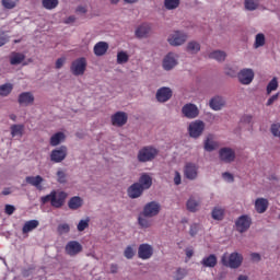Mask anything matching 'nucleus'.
I'll use <instances>...</instances> for the list:
<instances>
[{
	"label": "nucleus",
	"instance_id": "f257e3e1",
	"mask_svg": "<svg viewBox=\"0 0 280 280\" xmlns=\"http://www.w3.org/2000/svg\"><path fill=\"white\" fill-rule=\"evenodd\" d=\"M67 196L68 195L65 191L52 190L49 195L42 197L40 202L43 205H47V202H50L51 207H54L55 209H60L65 206Z\"/></svg>",
	"mask_w": 280,
	"mask_h": 280
},
{
	"label": "nucleus",
	"instance_id": "f03ea898",
	"mask_svg": "<svg viewBox=\"0 0 280 280\" xmlns=\"http://www.w3.org/2000/svg\"><path fill=\"white\" fill-rule=\"evenodd\" d=\"M156 156H159V149L148 145L139 150L137 159L139 163H150V161H154Z\"/></svg>",
	"mask_w": 280,
	"mask_h": 280
},
{
	"label": "nucleus",
	"instance_id": "7ed1b4c3",
	"mask_svg": "<svg viewBox=\"0 0 280 280\" xmlns=\"http://www.w3.org/2000/svg\"><path fill=\"white\" fill-rule=\"evenodd\" d=\"M221 261L223 266H226L228 268H240L242 261H244V257L240 253H232L229 257L225 254L222 256Z\"/></svg>",
	"mask_w": 280,
	"mask_h": 280
},
{
	"label": "nucleus",
	"instance_id": "20e7f679",
	"mask_svg": "<svg viewBox=\"0 0 280 280\" xmlns=\"http://www.w3.org/2000/svg\"><path fill=\"white\" fill-rule=\"evenodd\" d=\"M205 132V121L195 120L189 124L188 133L192 139H198Z\"/></svg>",
	"mask_w": 280,
	"mask_h": 280
},
{
	"label": "nucleus",
	"instance_id": "39448f33",
	"mask_svg": "<svg viewBox=\"0 0 280 280\" xmlns=\"http://www.w3.org/2000/svg\"><path fill=\"white\" fill-rule=\"evenodd\" d=\"M253 224V219L248 214H243L238 217L235 221L236 231L238 233H246L250 225Z\"/></svg>",
	"mask_w": 280,
	"mask_h": 280
},
{
	"label": "nucleus",
	"instance_id": "423d86ee",
	"mask_svg": "<svg viewBox=\"0 0 280 280\" xmlns=\"http://www.w3.org/2000/svg\"><path fill=\"white\" fill-rule=\"evenodd\" d=\"M159 213H161V203L156 201L148 202L142 210V215L149 217V218H156Z\"/></svg>",
	"mask_w": 280,
	"mask_h": 280
},
{
	"label": "nucleus",
	"instance_id": "0eeeda50",
	"mask_svg": "<svg viewBox=\"0 0 280 280\" xmlns=\"http://www.w3.org/2000/svg\"><path fill=\"white\" fill-rule=\"evenodd\" d=\"M167 42L170 45H172V47H180V45H185L187 42V34L180 31H175L168 36Z\"/></svg>",
	"mask_w": 280,
	"mask_h": 280
},
{
	"label": "nucleus",
	"instance_id": "6e6552de",
	"mask_svg": "<svg viewBox=\"0 0 280 280\" xmlns=\"http://www.w3.org/2000/svg\"><path fill=\"white\" fill-rule=\"evenodd\" d=\"M70 69L73 75H84V71H86V58L81 57L75 59Z\"/></svg>",
	"mask_w": 280,
	"mask_h": 280
},
{
	"label": "nucleus",
	"instance_id": "1a4fd4ad",
	"mask_svg": "<svg viewBox=\"0 0 280 280\" xmlns=\"http://www.w3.org/2000/svg\"><path fill=\"white\" fill-rule=\"evenodd\" d=\"M65 159H67V147L65 145L52 150L50 153V161H52V163H62Z\"/></svg>",
	"mask_w": 280,
	"mask_h": 280
},
{
	"label": "nucleus",
	"instance_id": "9d476101",
	"mask_svg": "<svg viewBox=\"0 0 280 280\" xmlns=\"http://www.w3.org/2000/svg\"><path fill=\"white\" fill-rule=\"evenodd\" d=\"M182 113H183L184 117H186L187 119H196V117H198L200 110H198V106H196L191 103H188L183 106Z\"/></svg>",
	"mask_w": 280,
	"mask_h": 280
},
{
	"label": "nucleus",
	"instance_id": "9b49d317",
	"mask_svg": "<svg viewBox=\"0 0 280 280\" xmlns=\"http://www.w3.org/2000/svg\"><path fill=\"white\" fill-rule=\"evenodd\" d=\"M66 253L70 257H75V255L82 253V244H80L78 241L68 242L66 245Z\"/></svg>",
	"mask_w": 280,
	"mask_h": 280
},
{
	"label": "nucleus",
	"instance_id": "f8f14e48",
	"mask_svg": "<svg viewBox=\"0 0 280 280\" xmlns=\"http://www.w3.org/2000/svg\"><path fill=\"white\" fill-rule=\"evenodd\" d=\"M112 124L117 126V128H121V126H126L128 124V114L125 112H117L112 116Z\"/></svg>",
	"mask_w": 280,
	"mask_h": 280
},
{
	"label": "nucleus",
	"instance_id": "ddd939ff",
	"mask_svg": "<svg viewBox=\"0 0 280 280\" xmlns=\"http://www.w3.org/2000/svg\"><path fill=\"white\" fill-rule=\"evenodd\" d=\"M254 79L255 72H253V69H243L238 73V81L241 84H250Z\"/></svg>",
	"mask_w": 280,
	"mask_h": 280
},
{
	"label": "nucleus",
	"instance_id": "4468645a",
	"mask_svg": "<svg viewBox=\"0 0 280 280\" xmlns=\"http://www.w3.org/2000/svg\"><path fill=\"white\" fill-rule=\"evenodd\" d=\"M219 156L224 163H233L235 161V151L231 148H222L219 151Z\"/></svg>",
	"mask_w": 280,
	"mask_h": 280
},
{
	"label": "nucleus",
	"instance_id": "2eb2a0df",
	"mask_svg": "<svg viewBox=\"0 0 280 280\" xmlns=\"http://www.w3.org/2000/svg\"><path fill=\"white\" fill-rule=\"evenodd\" d=\"M184 175L188 180H196L198 178V166L194 163H187L184 168Z\"/></svg>",
	"mask_w": 280,
	"mask_h": 280
},
{
	"label": "nucleus",
	"instance_id": "dca6fc26",
	"mask_svg": "<svg viewBox=\"0 0 280 280\" xmlns=\"http://www.w3.org/2000/svg\"><path fill=\"white\" fill-rule=\"evenodd\" d=\"M154 255V249L150 244H141L138 248V257L140 259H150Z\"/></svg>",
	"mask_w": 280,
	"mask_h": 280
},
{
	"label": "nucleus",
	"instance_id": "f3484780",
	"mask_svg": "<svg viewBox=\"0 0 280 280\" xmlns=\"http://www.w3.org/2000/svg\"><path fill=\"white\" fill-rule=\"evenodd\" d=\"M143 188L141 187V184L138 183H133L128 189H127V194L129 196V198H141V196H143Z\"/></svg>",
	"mask_w": 280,
	"mask_h": 280
},
{
	"label": "nucleus",
	"instance_id": "a211bd4d",
	"mask_svg": "<svg viewBox=\"0 0 280 280\" xmlns=\"http://www.w3.org/2000/svg\"><path fill=\"white\" fill-rule=\"evenodd\" d=\"M18 102L21 106H32L34 104V94L32 92H23L19 95Z\"/></svg>",
	"mask_w": 280,
	"mask_h": 280
},
{
	"label": "nucleus",
	"instance_id": "6ab92c4d",
	"mask_svg": "<svg viewBox=\"0 0 280 280\" xmlns=\"http://www.w3.org/2000/svg\"><path fill=\"white\" fill-rule=\"evenodd\" d=\"M176 65H178V61L176 60L174 54H167L163 60V68L165 69V71H172V69H174Z\"/></svg>",
	"mask_w": 280,
	"mask_h": 280
},
{
	"label": "nucleus",
	"instance_id": "aec40b11",
	"mask_svg": "<svg viewBox=\"0 0 280 280\" xmlns=\"http://www.w3.org/2000/svg\"><path fill=\"white\" fill-rule=\"evenodd\" d=\"M172 98V90L170 88H161L156 92L158 102H167Z\"/></svg>",
	"mask_w": 280,
	"mask_h": 280
},
{
	"label": "nucleus",
	"instance_id": "412c9836",
	"mask_svg": "<svg viewBox=\"0 0 280 280\" xmlns=\"http://www.w3.org/2000/svg\"><path fill=\"white\" fill-rule=\"evenodd\" d=\"M45 179L40 176V175H37V176H27L25 178V182L28 184V185H32L33 187H36V189H38L39 191H42L43 189V182Z\"/></svg>",
	"mask_w": 280,
	"mask_h": 280
},
{
	"label": "nucleus",
	"instance_id": "4be33fe9",
	"mask_svg": "<svg viewBox=\"0 0 280 280\" xmlns=\"http://www.w3.org/2000/svg\"><path fill=\"white\" fill-rule=\"evenodd\" d=\"M200 264L203 268H215V266H218V257L215 254H210L209 256L203 257Z\"/></svg>",
	"mask_w": 280,
	"mask_h": 280
},
{
	"label": "nucleus",
	"instance_id": "5701e85b",
	"mask_svg": "<svg viewBox=\"0 0 280 280\" xmlns=\"http://www.w3.org/2000/svg\"><path fill=\"white\" fill-rule=\"evenodd\" d=\"M268 199L266 198H257L255 201V209L258 213H266L269 207Z\"/></svg>",
	"mask_w": 280,
	"mask_h": 280
},
{
	"label": "nucleus",
	"instance_id": "b1692460",
	"mask_svg": "<svg viewBox=\"0 0 280 280\" xmlns=\"http://www.w3.org/2000/svg\"><path fill=\"white\" fill-rule=\"evenodd\" d=\"M82 205H84V200H82V197H79V196L71 197L70 200L68 201V207L72 211H78V209H80Z\"/></svg>",
	"mask_w": 280,
	"mask_h": 280
},
{
	"label": "nucleus",
	"instance_id": "393cba45",
	"mask_svg": "<svg viewBox=\"0 0 280 280\" xmlns=\"http://www.w3.org/2000/svg\"><path fill=\"white\" fill-rule=\"evenodd\" d=\"M138 185L145 191L152 187V177L148 174H142L139 178Z\"/></svg>",
	"mask_w": 280,
	"mask_h": 280
},
{
	"label": "nucleus",
	"instance_id": "a878e982",
	"mask_svg": "<svg viewBox=\"0 0 280 280\" xmlns=\"http://www.w3.org/2000/svg\"><path fill=\"white\" fill-rule=\"evenodd\" d=\"M108 51V43L98 42L94 45V54L95 56H104Z\"/></svg>",
	"mask_w": 280,
	"mask_h": 280
},
{
	"label": "nucleus",
	"instance_id": "bb28decb",
	"mask_svg": "<svg viewBox=\"0 0 280 280\" xmlns=\"http://www.w3.org/2000/svg\"><path fill=\"white\" fill-rule=\"evenodd\" d=\"M38 224H40L38 222V220H30L26 221L22 228V233L25 235L32 231H34V229H38Z\"/></svg>",
	"mask_w": 280,
	"mask_h": 280
},
{
	"label": "nucleus",
	"instance_id": "cd10ccee",
	"mask_svg": "<svg viewBox=\"0 0 280 280\" xmlns=\"http://www.w3.org/2000/svg\"><path fill=\"white\" fill-rule=\"evenodd\" d=\"M25 60V55L22 52L13 51L10 55V65H21Z\"/></svg>",
	"mask_w": 280,
	"mask_h": 280
},
{
	"label": "nucleus",
	"instance_id": "c85d7f7f",
	"mask_svg": "<svg viewBox=\"0 0 280 280\" xmlns=\"http://www.w3.org/2000/svg\"><path fill=\"white\" fill-rule=\"evenodd\" d=\"M205 150L207 152H213V150H218V142L213 141V135H208L205 141Z\"/></svg>",
	"mask_w": 280,
	"mask_h": 280
},
{
	"label": "nucleus",
	"instance_id": "c756f323",
	"mask_svg": "<svg viewBox=\"0 0 280 280\" xmlns=\"http://www.w3.org/2000/svg\"><path fill=\"white\" fill-rule=\"evenodd\" d=\"M222 106H224V100L222 97L215 96L211 98L210 108H212V110H221Z\"/></svg>",
	"mask_w": 280,
	"mask_h": 280
},
{
	"label": "nucleus",
	"instance_id": "7c9ffc66",
	"mask_svg": "<svg viewBox=\"0 0 280 280\" xmlns=\"http://www.w3.org/2000/svg\"><path fill=\"white\" fill-rule=\"evenodd\" d=\"M150 34V25L148 24H141L137 30H136V36L137 38H145Z\"/></svg>",
	"mask_w": 280,
	"mask_h": 280
},
{
	"label": "nucleus",
	"instance_id": "2f4dec72",
	"mask_svg": "<svg viewBox=\"0 0 280 280\" xmlns=\"http://www.w3.org/2000/svg\"><path fill=\"white\" fill-rule=\"evenodd\" d=\"M209 58L217 60L218 62H224V60H226V52L222 50H214L209 54Z\"/></svg>",
	"mask_w": 280,
	"mask_h": 280
},
{
	"label": "nucleus",
	"instance_id": "473e14b6",
	"mask_svg": "<svg viewBox=\"0 0 280 280\" xmlns=\"http://www.w3.org/2000/svg\"><path fill=\"white\" fill-rule=\"evenodd\" d=\"M148 218L150 217L143 215V212L139 214L138 224L141 226V229H150V226H152V221Z\"/></svg>",
	"mask_w": 280,
	"mask_h": 280
},
{
	"label": "nucleus",
	"instance_id": "72a5a7b5",
	"mask_svg": "<svg viewBox=\"0 0 280 280\" xmlns=\"http://www.w3.org/2000/svg\"><path fill=\"white\" fill-rule=\"evenodd\" d=\"M62 141H65V133L63 132H57V133L51 136L50 145H52L55 148L56 145H60V143H62Z\"/></svg>",
	"mask_w": 280,
	"mask_h": 280
},
{
	"label": "nucleus",
	"instance_id": "f704fd0d",
	"mask_svg": "<svg viewBox=\"0 0 280 280\" xmlns=\"http://www.w3.org/2000/svg\"><path fill=\"white\" fill-rule=\"evenodd\" d=\"M186 207L188 211H190L191 213H196V211H198V207H200V201H197L196 199H194V197H190L186 203Z\"/></svg>",
	"mask_w": 280,
	"mask_h": 280
},
{
	"label": "nucleus",
	"instance_id": "c9c22d12",
	"mask_svg": "<svg viewBox=\"0 0 280 280\" xmlns=\"http://www.w3.org/2000/svg\"><path fill=\"white\" fill-rule=\"evenodd\" d=\"M186 51L188 54H198V51H200V43L196 40L189 42L186 46Z\"/></svg>",
	"mask_w": 280,
	"mask_h": 280
},
{
	"label": "nucleus",
	"instance_id": "e433bc0d",
	"mask_svg": "<svg viewBox=\"0 0 280 280\" xmlns=\"http://www.w3.org/2000/svg\"><path fill=\"white\" fill-rule=\"evenodd\" d=\"M24 130H25L24 125H12L11 126V137H23Z\"/></svg>",
	"mask_w": 280,
	"mask_h": 280
},
{
	"label": "nucleus",
	"instance_id": "4c0bfd02",
	"mask_svg": "<svg viewBox=\"0 0 280 280\" xmlns=\"http://www.w3.org/2000/svg\"><path fill=\"white\" fill-rule=\"evenodd\" d=\"M266 45V35L264 33H259L255 37V49H259V47H264Z\"/></svg>",
	"mask_w": 280,
	"mask_h": 280
},
{
	"label": "nucleus",
	"instance_id": "58836bf2",
	"mask_svg": "<svg viewBox=\"0 0 280 280\" xmlns=\"http://www.w3.org/2000/svg\"><path fill=\"white\" fill-rule=\"evenodd\" d=\"M13 85L12 83H5L0 85V95L1 97H8L12 93Z\"/></svg>",
	"mask_w": 280,
	"mask_h": 280
},
{
	"label": "nucleus",
	"instance_id": "ea45409f",
	"mask_svg": "<svg viewBox=\"0 0 280 280\" xmlns=\"http://www.w3.org/2000/svg\"><path fill=\"white\" fill-rule=\"evenodd\" d=\"M58 3V0H42V5L45 10H56Z\"/></svg>",
	"mask_w": 280,
	"mask_h": 280
},
{
	"label": "nucleus",
	"instance_id": "a19ab883",
	"mask_svg": "<svg viewBox=\"0 0 280 280\" xmlns=\"http://www.w3.org/2000/svg\"><path fill=\"white\" fill-rule=\"evenodd\" d=\"M211 215L213 220H224V209L215 207L213 208Z\"/></svg>",
	"mask_w": 280,
	"mask_h": 280
},
{
	"label": "nucleus",
	"instance_id": "79ce46f5",
	"mask_svg": "<svg viewBox=\"0 0 280 280\" xmlns=\"http://www.w3.org/2000/svg\"><path fill=\"white\" fill-rule=\"evenodd\" d=\"M180 5V0H164L165 10H176Z\"/></svg>",
	"mask_w": 280,
	"mask_h": 280
},
{
	"label": "nucleus",
	"instance_id": "37998d69",
	"mask_svg": "<svg viewBox=\"0 0 280 280\" xmlns=\"http://www.w3.org/2000/svg\"><path fill=\"white\" fill-rule=\"evenodd\" d=\"M1 4L4 10H14L19 4V0H1Z\"/></svg>",
	"mask_w": 280,
	"mask_h": 280
},
{
	"label": "nucleus",
	"instance_id": "c03bdc74",
	"mask_svg": "<svg viewBox=\"0 0 280 280\" xmlns=\"http://www.w3.org/2000/svg\"><path fill=\"white\" fill-rule=\"evenodd\" d=\"M130 60V57L128 56V52L126 51H119L117 54V63L118 65H126Z\"/></svg>",
	"mask_w": 280,
	"mask_h": 280
},
{
	"label": "nucleus",
	"instance_id": "a18cd8bd",
	"mask_svg": "<svg viewBox=\"0 0 280 280\" xmlns=\"http://www.w3.org/2000/svg\"><path fill=\"white\" fill-rule=\"evenodd\" d=\"M279 89V81H277V78H273L267 85V95H270L272 91H277Z\"/></svg>",
	"mask_w": 280,
	"mask_h": 280
},
{
	"label": "nucleus",
	"instance_id": "49530a36",
	"mask_svg": "<svg viewBox=\"0 0 280 280\" xmlns=\"http://www.w3.org/2000/svg\"><path fill=\"white\" fill-rule=\"evenodd\" d=\"M257 5H259V2L257 0H245V9L253 11L257 10Z\"/></svg>",
	"mask_w": 280,
	"mask_h": 280
},
{
	"label": "nucleus",
	"instance_id": "de8ad7c7",
	"mask_svg": "<svg viewBox=\"0 0 280 280\" xmlns=\"http://www.w3.org/2000/svg\"><path fill=\"white\" fill-rule=\"evenodd\" d=\"M187 277V270L183 268H178L175 272L174 279L175 280H183Z\"/></svg>",
	"mask_w": 280,
	"mask_h": 280
},
{
	"label": "nucleus",
	"instance_id": "09e8293b",
	"mask_svg": "<svg viewBox=\"0 0 280 280\" xmlns=\"http://www.w3.org/2000/svg\"><path fill=\"white\" fill-rule=\"evenodd\" d=\"M57 231L59 235H65V233H69L71 231V228L67 223L59 224L57 228Z\"/></svg>",
	"mask_w": 280,
	"mask_h": 280
},
{
	"label": "nucleus",
	"instance_id": "8fccbe9b",
	"mask_svg": "<svg viewBox=\"0 0 280 280\" xmlns=\"http://www.w3.org/2000/svg\"><path fill=\"white\" fill-rule=\"evenodd\" d=\"M89 219L85 220H81L79 222V224L77 225L78 231L82 232V231H86V229H89Z\"/></svg>",
	"mask_w": 280,
	"mask_h": 280
},
{
	"label": "nucleus",
	"instance_id": "3c124183",
	"mask_svg": "<svg viewBox=\"0 0 280 280\" xmlns=\"http://www.w3.org/2000/svg\"><path fill=\"white\" fill-rule=\"evenodd\" d=\"M124 255L126 257V259H132V257H135V249L132 248V246H127Z\"/></svg>",
	"mask_w": 280,
	"mask_h": 280
},
{
	"label": "nucleus",
	"instance_id": "603ef678",
	"mask_svg": "<svg viewBox=\"0 0 280 280\" xmlns=\"http://www.w3.org/2000/svg\"><path fill=\"white\" fill-rule=\"evenodd\" d=\"M270 130H271V133L273 135V137H280V124L279 122L271 125Z\"/></svg>",
	"mask_w": 280,
	"mask_h": 280
},
{
	"label": "nucleus",
	"instance_id": "864d4df0",
	"mask_svg": "<svg viewBox=\"0 0 280 280\" xmlns=\"http://www.w3.org/2000/svg\"><path fill=\"white\" fill-rule=\"evenodd\" d=\"M57 180H58V183H61V184L67 183V174L63 173V171H58L57 172Z\"/></svg>",
	"mask_w": 280,
	"mask_h": 280
},
{
	"label": "nucleus",
	"instance_id": "5fc2aeb1",
	"mask_svg": "<svg viewBox=\"0 0 280 280\" xmlns=\"http://www.w3.org/2000/svg\"><path fill=\"white\" fill-rule=\"evenodd\" d=\"M15 211H16V208L14 206L12 205L4 206V213H7V215H12Z\"/></svg>",
	"mask_w": 280,
	"mask_h": 280
},
{
	"label": "nucleus",
	"instance_id": "6e6d98bb",
	"mask_svg": "<svg viewBox=\"0 0 280 280\" xmlns=\"http://www.w3.org/2000/svg\"><path fill=\"white\" fill-rule=\"evenodd\" d=\"M277 100H279V93L273 94L272 96H270L269 100L266 103V106H272L275 104V102H277Z\"/></svg>",
	"mask_w": 280,
	"mask_h": 280
},
{
	"label": "nucleus",
	"instance_id": "4d7b16f0",
	"mask_svg": "<svg viewBox=\"0 0 280 280\" xmlns=\"http://www.w3.org/2000/svg\"><path fill=\"white\" fill-rule=\"evenodd\" d=\"M224 180H226L228 183H233L235 180V178L233 177V174L225 172L222 174Z\"/></svg>",
	"mask_w": 280,
	"mask_h": 280
},
{
	"label": "nucleus",
	"instance_id": "13d9d810",
	"mask_svg": "<svg viewBox=\"0 0 280 280\" xmlns=\"http://www.w3.org/2000/svg\"><path fill=\"white\" fill-rule=\"evenodd\" d=\"M10 39L8 38V35H4L3 33L0 34V47H3Z\"/></svg>",
	"mask_w": 280,
	"mask_h": 280
},
{
	"label": "nucleus",
	"instance_id": "bf43d9fd",
	"mask_svg": "<svg viewBox=\"0 0 280 280\" xmlns=\"http://www.w3.org/2000/svg\"><path fill=\"white\" fill-rule=\"evenodd\" d=\"M189 233H190L191 237H194L195 235H197V234H198V224H192V225H190Z\"/></svg>",
	"mask_w": 280,
	"mask_h": 280
},
{
	"label": "nucleus",
	"instance_id": "052dcab7",
	"mask_svg": "<svg viewBox=\"0 0 280 280\" xmlns=\"http://www.w3.org/2000/svg\"><path fill=\"white\" fill-rule=\"evenodd\" d=\"M66 59L63 57L57 59L56 61V69H62V67L65 66Z\"/></svg>",
	"mask_w": 280,
	"mask_h": 280
},
{
	"label": "nucleus",
	"instance_id": "680f3d73",
	"mask_svg": "<svg viewBox=\"0 0 280 280\" xmlns=\"http://www.w3.org/2000/svg\"><path fill=\"white\" fill-rule=\"evenodd\" d=\"M174 183L175 185H180L182 183L180 173L178 171L175 172Z\"/></svg>",
	"mask_w": 280,
	"mask_h": 280
},
{
	"label": "nucleus",
	"instance_id": "e2e57ef3",
	"mask_svg": "<svg viewBox=\"0 0 280 280\" xmlns=\"http://www.w3.org/2000/svg\"><path fill=\"white\" fill-rule=\"evenodd\" d=\"M242 121H243L244 124H250V121H253V116H250V115H245V116L242 117Z\"/></svg>",
	"mask_w": 280,
	"mask_h": 280
},
{
	"label": "nucleus",
	"instance_id": "0e129e2a",
	"mask_svg": "<svg viewBox=\"0 0 280 280\" xmlns=\"http://www.w3.org/2000/svg\"><path fill=\"white\" fill-rule=\"evenodd\" d=\"M253 261H260L261 260V256L258 253H253L250 255Z\"/></svg>",
	"mask_w": 280,
	"mask_h": 280
},
{
	"label": "nucleus",
	"instance_id": "69168bd1",
	"mask_svg": "<svg viewBox=\"0 0 280 280\" xmlns=\"http://www.w3.org/2000/svg\"><path fill=\"white\" fill-rule=\"evenodd\" d=\"M77 12H79L80 14H86V7H78L77 8Z\"/></svg>",
	"mask_w": 280,
	"mask_h": 280
},
{
	"label": "nucleus",
	"instance_id": "338daca9",
	"mask_svg": "<svg viewBox=\"0 0 280 280\" xmlns=\"http://www.w3.org/2000/svg\"><path fill=\"white\" fill-rule=\"evenodd\" d=\"M186 257H188V259H191V257H194V249L187 248L186 249Z\"/></svg>",
	"mask_w": 280,
	"mask_h": 280
},
{
	"label": "nucleus",
	"instance_id": "774afa93",
	"mask_svg": "<svg viewBox=\"0 0 280 280\" xmlns=\"http://www.w3.org/2000/svg\"><path fill=\"white\" fill-rule=\"evenodd\" d=\"M66 23H75V18L73 15H70L67 18Z\"/></svg>",
	"mask_w": 280,
	"mask_h": 280
}]
</instances>
